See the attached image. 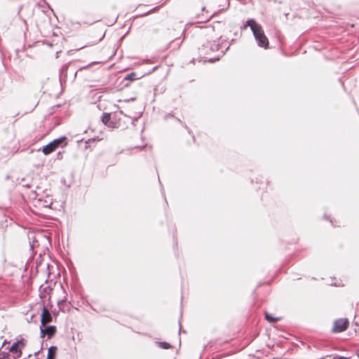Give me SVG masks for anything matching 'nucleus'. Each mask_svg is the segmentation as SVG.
I'll use <instances>...</instances> for the list:
<instances>
[{
  "instance_id": "5",
  "label": "nucleus",
  "mask_w": 359,
  "mask_h": 359,
  "mask_svg": "<svg viewBox=\"0 0 359 359\" xmlns=\"http://www.w3.org/2000/svg\"><path fill=\"white\" fill-rule=\"evenodd\" d=\"M348 322L346 319H339L334 322L333 331L334 332H341L347 329Z\"/></svg>"
},
{
  "instance_id": "16",
  "label": "nucleus",
  "mask_w": 359,
  "mask_h": 359,
  "mask_svg": "<svg viewBox=\"0 0 359 359\" xmlns=\"http://www.w3.org/2000/svg\"><path fill=\"white\" fill-rule=\"evenodd\" d=\"M159 344H160L161 347H162L163 348L167 349V348H170L169 344H168L166 342H160Z\"/></svg>"
},
{
  "instance_id": "6",
  "label": "nucleus",
  "mask_w": 359,
  "mask_h": 359,
  "mask_svg": "<svg viewBox=\"0 0 359 359\" xmlns=\"http://www.w3.org/2000/svg\"><path fill=\"white\" fill-rule=\"evenodd\" d=\"M25 347V343L21 340V341H18L15 343H14L11 348H10V351L11 353H13V354H15L16 357H19L21 355V351H22V349Z\"/></svg>"
},
{
  "instance_id": "15",
  "label": "nucleus",
  "mask_w": 359,
  "mask_h": 359,
  "mask_svg": "<svg viewBox=\"0 0 359 359\" xmlns=\"http://www.w3.org/2000/svg\"><path fill=\"white\" fill-rule=\"evenodd\" d=\"M202 12L203 13H206V15L203 18V20H204V21L205 20H208L211 17H212V14L210 13L208 11H207L205 10V8H202ZM203 15H204V13L202 14Z\"/></svg>"
},
{
  "instance_id": "19",
  "label": "nucleus",
  "mask_w": 359,
  "mask_h": 359,
  "mask_svg": "<svg viewBox=\"0 0 359 359\" xmlns=\"http://www.w3.org/2000/svg\"><path fill=\"white\" fill-rule=\"evenodd\" d=\"M40 150H41V149H38V150H36V151L39 153V152H40Z\"/></svg>"
},
{
  "instance_id": "14",
  "label": "nucleus",
  "mask_w": 359,
  "mask_h": 359,
  "mask_svg": "<svg viewBox=\"0 0 359 359\" xmlns=\"http://www.w3.org/2000/svg\"><path fill=\"white\" fill-rule=\"evenodd\" d=\"M265 317H266V319L269 321V322H271V323H274V322H277L278 320H279V318H274V317H272L270 314H269L268 313H265Z\"/></svg>"
},
{
  "instance_id": "9",
  "label": "nucleus",
  "mask_w": 359,
  "mask_h": 359,
  "mask_svg": "<svg viewBox=\"0 0 359 359\" xmlns=\"http://www.w3.org/2000/svg\"><path fill=\"white\" fill-rule=\"evenodd\" d=\"M95 140H88V141L81 140L79 142V146L81 149H87L88 148H90L92 147H95Z\"/></svg>"
},
{
  "instance_id": "2",
  "label": "nucleus",
  "mask_w": 359,
  "mask_h": 359,
  "mask_svg": "<svg viewBox=\"0 0 359 359\" xmlns=\"http://www.w3.org/2000/svg\"><path fill=\"white\" fill-rule=\"evenodd\" d=\"M123 116L122 111L104 113L102 116V122L109 128H117L121 126Z\"/></svg>"
},
{
  "instance_id": "10",
  "label": "nucleus",
  "mask_w": 359,
  "mask_h": 359,
  "mask_svg": "<svg viewBox=\"0 0 359 359\" xmlns=\"http://www.w3.org/2000/svg\"><path fill=\"white\" fill-rule=\"evenodd\" d=\"M220 38H221L220 33H217V34H215V36H213L214 43H213L212 46H210V49L212 50H219V46L218 43H215V42H218V40Z\"/></svg>"
},
{
  "instance_id": "8",
  "label": "nucleus",
  "mask_w": 359,
  "mask_h": 359,
  "mask_svg": "<svg viewBox=\"0 0 359 359\" xmlns=\"http://www.w3.org/2000/svg\"><path fill=\"white\" fill-rule=\"evenodd\" d=\"M67 65H65L60 69V82L62 88L65 86L67 80Z\"/></svg>"
},
{
  "instance_id": "17",
  "label": "nucleus",
  "mask_w": 359,
  "mask_h": 359,
  "mask_svg": "<svg viewBox=\"0 0 359 359\" xmlns=\"http://www.w3.org/2000/svg\"><path fill=\"white\" fill-rule=\"evenodd\" d=\"M337 359H348V358H344V357H339V358H338Z\"/></svg>"
},
{
  "instance_id": "20",
  "label": "nucleus",
  "mask_w": 359,
  "mask_h": 359,
  "mask_svg": "<svg viewBox=\"0 0 359 359\" xmlns=\"http://www.w3.org/2000/svg\"><path fill=\"white\" fill-rule=\"evenodd\" d=\"M209 43H210V41H208L207 46H208L210 45Z\"/></svg>"
},
{
  "instance_id": "11",
  "label": "nucleus",
  "mask_w": 359,
  "mask_h": 359,
  "mask_svg": "<svg viewBox=\"0 0 359 359\" xmlns=\"http://www.w3.org/2000/svg\"><path fill=\"white\" fill-rule=\"evenodd\" d=\"M57 348L51 346L48 349L47 359H55L56 355Z\"/></svg>"
},
{
  "instance_id": "13",
  "label": "nucleus",
  "mask_w": 359,
  "mask_h": 359,
  "mask_svg": "<svg viewBox=\"0 0 359 359\" xmlns=\"http://www.w3.org/2000/svg\"><path fill=\"white\" fill-rule=\"evenodd\" d=\"M137 79V74L135 72H131L127 74L125 77V80L134 81Z\"/></svg>"
},
{
  "instance_id": "7",
  "label": "nucleus",
  "mask_w": 359,
  "mask_h": 359,
  "mask_svg": "<svg viewBox=\"0 0 359 359\" xmlns=\"http://www.w3.org/2000/svg\"><path fill=\"white\" fill-rule=\"evenodd\" d=\"M56 332L55 326H47L42 327L41 326V337H44L46 335L48 336V338H51Z\"/></svg>"
},
{
  "instance_id": "12",
  "label": "nucleus",
  "mask_w": 359,
  "mask_h": 359,
  "mask_svg": "<svg viewBox=\"0 0 359 359\" xmlns=\"http://www.w3.org/2000/svg\"><path fill=\"white\" fill-rule=\"evenodd\" d=\"M0 359H15V356L10 353H0Z\"/></svg>"
},
{
  "instance_id": "4",
  "label": "nucleus",
  "mask_w": 359,
  "mask_h": 359,
  "mask_svg": "<svg viewBox=\"0 0 359 359\" xmlns=\"http://www.w3.org/2000/svg\"><path fill=\"white\" fill-rule=\"evenodd\" d=\"M53 317L49 310L43 306L41 314V324L42 327H45L47 324L52 322Z\"/></svg>"
},
{
  "instance_id": "3",
  "label": "nucleus",
  "mask_w": 359,
  "mask_h": 359,
  "mask_svg": "<svg viewBox=\"0 0 359 359\" xmlns=\"http://www.w3.org/2000/svg\"><path fill=\"white\" fill-rule=\"evenodd\" d=\"M66 144L67 137L63 136L53 140L46 146L43 147L42 151L44 155H48L55 151H57V154L60 155Z\"/></svg>"
},
{
  "instance_id": "18",
  "label": "nucleus",
  "mask_w": 359,
  "mask_h": 359,
  "mask_svg": "<svg viewBox=\"0 0 359 359\" xmlns=\"http://www.w3.org/2000/svg\"><path fill=\"white\" fill-rule=\"evenodd\" d=\"M60 52H59V51H57V52L56 53V57H59V54H60Z\"/></svg>"
},
{
  "instance_id": "1",
  "label": "nucleus",
  "mask_w": 359,
  "mask_h": 359,
  "mask_svg": "<svg viewBox=\"0 0 359 359\" xmlns=\"http://www.w3.org/2000/svg\"><path fill=\"white\" fill-rule=\"evenodd\" d=\"M250 26L253 34L258 42V45L260 47L266 48L269 46V42L264 34V32L263 30L262 27L255 22V20H249L246 22L245 27Z\"/></svg>"
}]
</instances>
